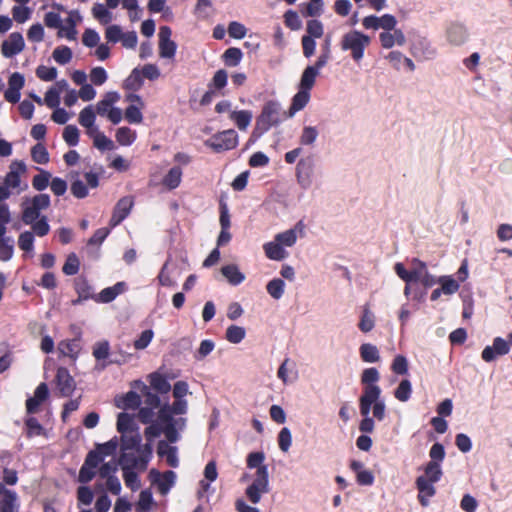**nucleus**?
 <instances>
[{"mask_svg":"<svg viewBox=\"0 0 512 512\" xmlns=\"http://www.w3.org/2000/svg\"><path fill=\"white\" fill-rule=\"evenodd\" d=\"M316 40L315 38L307 37L305 35L301 38L302 52L305 58H311L316 51Z\"/></svg>","mask_w":512,"mask_h":512,"instance_id":"obj_63","label":"nucleus"},{"mask_svg":"<svg viewBox=\"0 0 512 512\" xmlns=\"http://www.w3.org/2000/svg\"><path fill=\"white\" fill-rule=\"evenodd\" d=\"M360 357L366 363H376L380 360L378 348L370 343H364L359 348Z\"/></svg>","mask_w":512,"mask_h":512,"instance_id":"obj_37","label":"nucleus"},{"mask_svg":"<svg viewBox=\"0 0 512 512\" xmlns=\"http://www.w3.org/2000/svg\"><path fill=\"white\" fill-rule=\"evenodd\" d=\"M19 501L16 492L5 488L2 484L0 491V512H18Z\"/></svg>","mask_w":512,"mask_h":512,"instance_id":"obj_18","label":"nucleus"},{"mask_svg":"<svg viewBox=\"0 0 512 512\" xmlns=\"http://www.w3.org/2000/svg\"><path fill=\"white\" fill-rule=\"evenodd\" d=\"M468 36L466 27L460 23H452L446 30V39L453 46L464 44Z\"/></svg>","mask_w":512,"mask_h":512,"instance_id":"obj_19","label":"nucleus"},{"mask_svg":"<svg viewBox=\"0 0 512 512\" xmlns=\"http://www.w3.org/2000/svg\"><path fill=\"white\" fill-rule=\"evenodd\" d=\"M175 479L176 474L173 471H166L164 474L159 475L155 481L158 491L162 495L167 494L171 487L174 485Z\"/></svg>","mask_w":512,"mask_h":512,"instance_id":"obj_38","label":"nucleus"},{"mask_svg":"<svg viewBox=\"0 0 512 512\" xmlns=\"http://www.w3.org/2000/svg\"><path fill=\"white\" fill-rule=\"evenodd\" d=\"M318 137V130L312 126H305L299 138L301 145L312 146Z\"/></svg>","mask_w":512,"mask_h":512,"instance_id":"obj_55","label":"nucleus"},{"mask_svg":"<svg viewBox=\"0 0 512 512\" xmlns=\"http://www.w3.org/2000/svg\"><path fill=\"white\" fill-rule=\"evenodd\" d=\"M277 377L284 385L294 382L298 377L295 363L289 358L284 359L278 368Z\"/></svg>","mask_w":512,"mask_h":512,"instance_id":"obj_22","label":"nucleus"},{"mask_svg":"<svg viewBox=\"0 0 512 512\" xmlns=\"http://www.w3.org/2000/svg\"><path fill=\"white\" fill-rule=\"evenodd\" d=\"M269 491V472L267 467L256 470L252 483L246 488L245 494L248 499L257 504L263 494Z\"/></svg>","mask_w":512,"mask_h":512,"instance_id":"obj_6","label":"nucleus"},{"mask_svg":"<svg viewBox=\"0 0 512 512\" xmlns=\"http://www.w3.org/2000/svg\"><path fill=\"white\" fill-rule=\"evenodd\" d=\"M246 336V330L237 325H230L226 330V340L232 344L240 343Z\"/></svg>","mask_w":512,"mask_h":512,"instance_id":"obj_47","label":"nucleus"},{"mask_svg":"<svg viewBox=\"0 0 512 512\" xmlns=\"http://www.w3.org/2000/svg\"><path fill=\"white\" fill-rule=\"evenodd\" d=\"M263 250L268 259L274 261H281L288 256L287 251L281 247L277 240L267 242L263 245Z\"/></svg>","mask_w":512,"mask_h":512,"instance_id":"obj_28","label":"nucleus"},{"mask_svg":"<svg viewBox=\"0 0 512 512\" xmlns=\"http://www.w3.org/2000/svg\"><path fill=\"white\" fill-rule=\"evenodd\" d=\"M133 205L134 200L131 196L121 198L114 208L112 217L110 219V225L115 227L120 224L128 216Z\"/></svg>","mask_w":512,"mask_h":512,"instance_id":"obj_16","label":"nucleus"},{"mask_svg":"<svg viewBox=\"0 0 512 512\" xmlns=\"http://www.w3.org/2000/svg\"><path fill=\"white\" fill-rule=\"evenodd\" d=\"M238 144V135L233 129L222 131L213 135L205 142V145L214 152H222L234 149Z\"/></svg>","mask_w":512,"mask_h":512,"instance_id":"obj_7","label":"nucleus"},{"mask_svg":"<svg viewBox=\"0 0 512 512\" xmlns=\"http://www.w3.org/2000/svg\"><path fill=\"white\" fill-rule=\"evenodd\" d=\"M25 172L26 166L22 161H13L9 166V172L5 175L4 184L11 191L16 189L17 193H20L27 188L26 184L21 187V176L25 174Z\"/></svg>","mask_w":512,"mask_h":512,"instance_id":"obj_10","label":"nucleus"},{"mask_svg":"<svg viewBox=\"0 0 512 512\" xmlns=\"http://www.w3.org/2000/svg\"><path fill=\"white\" fill-rule=\"evenodd\" d=\"M281 121V107L276 101H268L264 104L260 115L256 119L255 128L251 134L250 142L256 141L263 133Z\"/></svg>","mask_w":512,"mask_h":512,"instance_id":"obj_2","label":"nucleus"},{"mask_svg":"<svg viewBox=\"0 0 512 512\" xmlns=\"http://www.w3.org/2000/svg\"><path fill=\"white\" fill-rule=\"evenodd\" d=\"M188 411L186 399H174L172 404H165L159 409V421L164 424V434L171 443L179 439L178 431L186 426V419L183 417L174 418L175 415H183Z\"/></svg>","mask_w":512,"mask_h":512,"instance_id":"obj_1","label":"nucleus"},{"mask_svg":"<svg viewBox=\"0 0 512 512\" xmlns=\"http://www.w3.org/2000/svg\"><path fill=\"white\" fill-rule=\"evenodd\" d=\"M433 484L434 482L428 481L427 478L417 477L416 479V487L419 492L418 500L424 507L429 505V499L436 493V489Z\"/></svg>","mask_w":512,"mask_h":512,"instance_id":"obj_21","label":"nucleus"},{"mask_svg":"<svg viewBox=\"0 0 512 512\" xmlns=\"http://www.w3.org/2000/svg\"><path fill=\"white\" fill-rule=\"evenodd\" d=\"M118 448V442L112 439L106 443L98 444L96 449L89 453H96L99 457V464L108 456H113Z\"/></svg>","mask_w":512,"mask_h":512,"instance_id":"obj_36","label":"nucleus"},{"mask_svg":"<svg viewBox=\"0 0 512 512\" xmlns=\"http://www.w3.org/2000/svg\"><path fill=\"white\" fill-rule=\"evenodd\" d=\"M134 426H135L134 420L129 414L120 413L118 415L117 430L120 433L125 434V433L134 432L135 431Z\"/></svg>","mask_w":512,"mask_h":512,"instance_id":"obj_49","label":"nucleus"},{"mask_svg":"<svg viewBox=\"0 0 512 512\" xmlns=\"http://www.w3.org/2000/svg\"><path fill=\"white\" fill-rule=\"evenodd\" d=\"M79 124L86 128L87 134H94L98 128L94 125L96 121V112L92 105H89L82 109L78 117Z\"/></svg>","mask_w":512,"mask_h":512,"instance_id":"obj_24","label":"nucleus"},{"mask_svg":"<svg viewBox=\"0 0 512 512\" xmlns=\"http://www.w3.org/2000/svg\"><path fill=\"white\" fill-rule=\"evenodd\" d=\"M411 392V382L407 379H404L399 383L398 387L395 389L394 396L397 400L401 402H406L409 400Z\"/></svg>","mask_w":512,"mask_h":512,"instance_id":"obj_52","label":"nucleus"},{"mask_svg":"<svg viewBox=\"0 0 512 512\" xmlns=\"http://www.w3.org/2000/svg\"><path fill=\"white\" fill-rule=\"evenodd\" d=\"M379 41L384 49H391L394 46H403L406 43V37L400 29L383 31L379 34Z\"/></svg>","mask_w":512,"mask_h":512,"instance_id":"obj_17","label":"nucleus"},{"mask_svg":"<svg viewBox=\"0 0 512 512\" xmlns=\"http://www.w3.org/2000/svg\"><path fill=\"white\" fill-rule=\"evenodd\" d=\"M109 9L110 8L106 6V3H96L93 5L91 12L93 17L101 24H108L113 19V14L110 12Z\"/></svg>","mask_w":512,"mask_h":512,"instance_id":"obj_39","label":"nucleus"},{"mask_svg":"<svg viewBox=\"0 0 512 512\" xmlns=\"http://www.w3.org/2000/svg\"><path fill=\"white\" fill-rule=\"evenodd\" d=\"M126 284L124 282H118L112 287L103 289L97 296V301L102 303H109L113 301L119 294L124 292Z\"/></svg>","mask_w":512,"mask_h":512,"instance_id":"obj_32","label":"nucleus"},{"mask_svg":"<svg viewBox=\"0 0 512 512\" xmlns=\"http://www.w3.org/2000/svg\"><path fill=\"white\" fill-rule=\"evenodd\" d=\"M31 225L32 233L36 234L39 237H43L47 235L50 231V226L48 224V219L46 216H42L34 221Z\"/></svg>","mask_w":512,"mask_h":512,"instance_id":"obj_60","label":"nucleus"},{"mask_svg":"<svg viewBox=\"0 0 512 512\" xmlns=\"http://www.w3.org/2000/svg\"><path fill=\"white\" fill-rule=\"evenodd\" d=\"M140 442L141 436L137 431L122 434L121 451L136 450L137 452H140V450H142L139 447Z\"/></svg>","mask_w":512,"mask_h":512,"instance_id":"obj_34","label":"nucleus"},{"mask_svg":"<svg viewBox=\"0 0 512 512\" xmlns=\"http://www.w3.org/2000/svg\"><path fill=\"white\" fill-rule=\"evenodd\" d=\"M144 107L135 106V104H130L125 110V118L131 124H139L143 121V115L141 110Z\"/></svg>","mask_w":512,"mask_h":512,"instance_id":"obj_57","label":"nucleus"},{"mask_svg":"<svg viewBox=\"0 0 512 512\" xmlns=\"http://www.w3.org/2000/svg\"><path fill=\"white\" fill-rule=\"evenodd\" d=\"M381 388L379 386L364 387L363 394L359 399L361 415L370 414L372 404L381 400Z\"/></svg>","mask_w":512,"mask_h":512,"instance_id":"obj_13","label":"nucleus"},{"mask_svg":"<svg viewBox=\"0 0 512 512\" xmlns=\"http://www.w3.org/2000/svg\"><path fill=\"white\" fill-rule=\"evenodd\" d=\"M172 30L168 26H162L158 33L159 57L164 59H174L177 45L171 39Z\"/></svg>","mask_w":512,"mask_h":512,"instance_id":"obj_9","label":"nucleus"},{"mask_svg":"<svg viewBox=\"0 0 512 512\" xmlns=\"http://www.w3.org/2000/svg\"><path fill=\"white\" fill-rule=\"evenodd\" d=\"M99 465V457L96 453H88L83 466L79 471V481L87 483L95 476V468Z\"/></svg>","mask_w":512,"mask_h":512,"instance_id":"obj_20","label":"nucleus"},{"mask_svg":"<svg viewBox=\"0 0 512 512\" xmlns=\"http://www.w3.org/2000/svg\"><path fill=\"white\" fill-rule=\"evenodd\" d=\"M278 444L281 451L285 453L289 451L292 444V435L291 431L287 427L282 428L279 432Z\"/></svg>","mask_w":512,"mask_h":512,"instance_id":"obj_64","label":"nucleus"},{"mask_svg":"<svg viewBox=\"0 0 512 512\" xmlns=\"http://www.w3.org/2000/svg\"><path fill=\"white\" fill-rule=\"evenodd\" d=\"M319 73L309 65L303 70L298 88L310 92L316 82Z\"/></svg>","mask_w":512,"mask_h":512,"instance_id":"obj_35","label":"nucleus"},{"mask_svg":"<svg viewBox=\"0 0 512 512\" xmlns=\"http://www.w3.org/2000/svg\"><path fill=\"white\" fill-rule=\"evenodd\" d=\"M152 454L150 444H146L140 452L136 450L121 451L118 464L122 470L138 469L145 470Z\"/></svg>","mask_w":512,"mask_h":512,"instance_id":"obj_5","label":"nucleus"},{"mask_svg":"<svg viewBox=\"0 0 512 512\" xmlns=\"http://www.w3.org/2000/svg\"><path fill=\"white\" fill-rule=\"evenodd\" d=\"M52 56L57 63L65 65L71 61L72 51L67 46H60L54 49Z\"/></svg>","mask_w":512,"mask_h":512,"instance_id":"obj_59","label":"nucleus"},{"mask_svg":"<svg viewBox=\"0 0 512 512\" xmlns=\"http://www.w3.org/2000/svg\"><path fill=\"white\" fill-rule=\"evenodd\" d=\"M93 138L94 146L100 150H111L114 147L112 140L99 130H96L94 134H89Z\"/></svg>","mask_w":512,"mask_h":512,"instance_id":"obj_54","label":"nucleus"},{"mask_svg":"<svg viewBox=\"0 0 512 512\" xmlns=\"http://www.w3.org/2000/svg\"><path fill=\"white\" fill-rule=\"evenodd\" d=\"M379 379L380 373L374 367L366 368L361 373V383L364 385V387L378 386L377 382Z\"/></svg>","mask_w":512,"mask_h":512,"instance_id":"obj_50","label":"nucleus"},{"mask_svg":"<svg viewBox=\"0 0 512 512\" xmlns=\"http://www.w3.org/2000/svg\"><path fill=\"white\" fill-rule=\"evenodd\" d=\"M48 397V387L41 383L35 390L34 396L26 401L28 413H36L41 403Z\"/></svg>","mask_w":512,"mask_h":512,"instance_id":"obj_25","label":"nucleus"},{"mask_svg":"<svg viewBox=\"0 0 512 512\" xmlns=\"http://www.w3.org/2000/svg\"><path fill=\"white\" fill-rule=\"evenodd\" d=\"M222 57L227 66L235 67L240 63L243 53L239 48L231 47L224 52Z\"/></svg>","mask_w":512,"mask_h":512,"instance_id":"obj_51","label":"nucleus"},{"mask_svg":"<svg viewBox=\"0 0 512 512\" xmlns=\"http://www.w3.org/2000/svg\"><path fill=\"white\" fill-rule=\"evenodd\" d=\"M63 139L69 146H76L79 142V130L74 125H67L63 131Z\"/></svg>","mask_w":512,"mask_h":512,"instance_id":"obj_62","label":"nucleus"},{"mask_svg":"<svg viewBox=\"0 0 512 512\" xmlns=\"http://www.w3.org/2000/svg\"><path fill=\"white\" fill-rule=\"evenodd\" d=\"M305 36L320 39L324 35V25L321 21L313 19L306 24Z\"/></svg>","mask_w":512,"mask_h":512,"instance_id":"obj_46","label":"nucleus"},{"mask_svg":"<svg viewBox=\"0 0 512 512\" xmlns=\"http://www.w3.org/2000/svg\"><path fill=\"white\" fill-rule=\"evenodd\" d=\"M14 251V241L12 238H0V259L8 261L12 258Z\"/></svg>","mask_w":512,"mask_h":512,"instance_id":"obj_58","label":"nucleus"},{"mask_svg":"<svg viewBox=\"0 0 512 512\" xmlns=\"http://www.w3.org/2000/svg\"><path fill=\"white\" fill-rule=\"evenodd\" d=\"M32 159L39 164H46L49 161L47 149L42 144H36L31 150Z\"/></svg>","mask_w":512,"mask_h":512,"instance_id":"obj_61","label":"nucleus"},{"mask_svg":"<svg viewBox=\"0 0 512 512\" xmlns=\"http://www.w3.org/2000/svg\"><path fill=\"white\" fill-rule=\"evenodd\" d=\"M58 351L63 355L75 359L79 352V346L75 341H61Z\"/></svg>","mask_w":512,"mask_h":512,"instance_id":"obj_56","label":"nucleus"},{"mask_svg":"<svg viewBox=\"0 0 512 512\" xmlns=\"http://www.w3.org/2000/svg\"><path fill=\"white\" fill-rule=\"evenodd\" d=\"M221 274L231 285H239L245 280V275L234 264L225 265L221 268Z\"/></svg>","mask_w":512,"mask_h":512,"instance_id":"obj_33","label":"nucleus"},{"mask_svg":"<svg viewBox=\"0 0 512 512\" xmlns=\"http://www.w3.org/2000/svg\"><path fill=\"white\" fill-rule=\"evenodd\" d=\"M286 284L280 278H274L266 285L267 293L275 300L282 298L285 292Z\"/></svg>","mask_w":512,"mask_h":512,"instance_id":"obj_40","label":"nucleus"},{"mask_svg":"<svg viewBox=\"0 0 512 512\" xmlns=\"http://www.w3.org/2000/svg\"><path fill=\"white\" fill-rule=\"evenodd\" d=\"M440 289L445 295L455 294L459 290V283L452 276H441L438 278Z\"/></svg>","mask_w":512,"mask_h":512,"instance_id":"obj_43","label":"nucleus"},{"mask_svg":"<svg viewBox=\"0 0 512 512\" xmlns=\"http://www.w3.org/2000/svg\"><path fill=\"white\" fill-rule=\"evenodd\" d=\"M151 387L159 393H168L171 389V385L168 380L159 373H153L150 375Z\"/></svg>","mask_w":512,"mask_h":512,"instance_id":"obj_42","label":"nucleus"},{"mask_svg":"<svg viewBox=\"0 0 512 512\" xmlns=\"http://www.w3.org/2000/svg\"><path fill=\"white\" fill-rule=\"evenodd\" d=\"M229 118L239 130L246 131L252 121L253 114L249 110H233L230 112Z\"/></svg>","mask_w":512,"mask_h":512,"instance_id":"obj_31","label":"nucleus"},{"mask_svg":"<svg viewBox=\"0 0 512 512\" xmlns=\"http://www.w3.org/2000/svg\"><path fill=\"white\" fill-rule=\"evenodd\" d=\"M157 453L161 458H164L167 464L171 467H177L179 464L177 456V448L170 446L165 441H160L157 447Z\"/></svg>","mask_w":512,"mask_h":512,"instance_id":"obj_26","label":"nucleus"},{"mask_svg":"<svg viewBox=\"0 0 512 512\" xmlns=\"http://www.w3.org/2000/svg\"><path fill=\"white\" fill-rule=\"evenodd\" d=\"M442 476L441 466L438 462L430 461L425 467V474L423 478H427L428 481L438 482Z\"/></svg>","mask_w":512,"mask_h":512,"instance_id":"obj_53","label":"nucleus"},{"mask_svg":"<svg viewBox=\"0 0 512 512\" xmlns=\"http://www.w3.org/2000/svg\"><path fill=\"white\" fill-rule=\"evenodd\" d=\"M120 95L117 92H108L104 95L103 99L97 102L95 106L96 114L100 116H107L109 110L113 108V105L118 102Z\"/></svg>","mask_w":512,"mask_h":512,"instance_id":"obj_29","label":"nucleus"},{"mask_svg":"<svg viewBox=\"0 0 512 512\" xmlns=\"http://www.w3.org/2000/svg\"><path fill=\"white\" fill-rule=\"evenodd\" d=\"M52 175L46 170H40V173L35 175L32 179V186L37 191L45 190L51 182Z\"/></svg>","mask_w":512,"mask_h":512,"instance_id":"obj_48","label":"nucleus"},{"mask_svg":"<svg viewBox=\"0 0 512 512\" xmlns=\"http://www.w3.org/2000/svg\"><path fill=\"white\" fill-rule=\"evenodd\" d=\"M298 92L293 96L287 117L292 118L297 112L301 111L310 100V92L298 88Z\"/></svg>","mask_w":512,"mask_h":512,"instance_id":"obj_27","label":"nucleus"},{"mask_svg":"<svg viewBox=\"0 0 512 512\" xmlns=\"http://www.w3.org/2000/svg\"><path fill=\"white\" fill-rule=\"evenodd\" d=\"M315 169V160L312 155L299 160L296 165L295 176L297 183L303 188L308 189L313 182Z\"/></svg>","mask_w":512,"mask_h":512,"instance_id":"obj_8","label":"nucleus"},{"mask_svg":"<svg viewBox=\"0 0 512 512\" xmlns=\"http://www.w3.org/2000/svg\"><path fill=\"white\" fill-rule=\"evenodd\" d=\"M331 59V36H326L323 44L321 45V53L317 57V60L313 65H309L314 68L318 73L325 67Z\"/></svg>","mask_w":512,"mask_h":512,"instance_id":"obj_30","label":"nucleus"},{"mask_svg":"<svg viewBox=\"0 0 512 512\" xmlns=\"http://www.w3.org/2000/svg\"><path fill=\"white\" fill-rule=\"evenodd\" d=\"M182 177V170L180 167H173L169 170L163 179V184L169 189H175L179 186Z\"/></svg>","mask_w":512,"mask_h":512,"instance_id":"obj_45","label":"nucleus"},{"mask_svg":"<svg viewBox=\"0 0 512 512\" xmlns=\"http://www.w3.org/2000/svg\"><path fill=\"white\" fill-rule=\"evenodd\" d=\"M56 381L62 395L68 396L73 392L75 382L66 368H58Z\"/></svg>","mask_w":512,"mask_h":512,"instance_id":"obj_23","label":"nucleus"},{"mask_svg":"<svg viewBox=\"0 0 512 512\" xmlns=\"http://www.w3.org/2000/svg\"><path fill=\"white\" fill-rule=\"evenodd\" d=\"M375 326V315L368 306L363 308V312L358 324L359 329L364 332H370Z\"/></svg>","mask_w":512,"mask_h":512,"instance_id":"obj_41","label":"nucleus"},{"mask_svg":"<svg viewBox=\"0 0 512 512\" xmlns=\"http://www.w3.org/2000/svg\"><path fill=\"white\" fill-rule=\"evenodd\" d=\"M25 48V41L21 33L13 32L1 44V53L5 58H11L21 53Z\"/></svg>","mask_w":512,"mask_h":512,"instance_id":"obj_12","label":"nucleus"},{"mask_svg":"<svg viewBox=\"0 0 512 512\" xmlns=\"http://www.w3.org/2000/svg\"><path fill=\"white\" fill-rule=\"evenodd\" d=\"M25 83L24 76L18 72L13 73L8 80V88L4 93L5 100L17 103L20 100V90Z\"/></svg>","mask_w":512,"mask_h":512,"instance_id":"obj_14","label":"nucleus"},{"mask_svg":"<svg viewBox=\"0 0 512 512\" xmlns=\"http://www.w3.org/2000/svg\"><path fill=\"white\" fill-rule=\"evenodd\" d=\"M51 200L48 194L40 193L32 197H24L21 202L22 221L25 224H32L41 218V212L50 206Z\"/></svg>","mask_w":512,"mask_h":512,"instance_id":"obj_4","label":"nucleus"},{"mask_svg":"<svg viewBox=\"0 0 512 512\" xmlns=\"http://www.w3.org/2000/svg\"><path fill=\"white\" fill-rule=\"evenodd\" d=\"M510 351L509 341L496 337L492 345H488L482 351L481 357L485 362H492L497 358L508 354Z\"/></svg>","mask_w":512,"mask_h":512,"instance_id":"obj_11","label":"nucleus"},{"mask_svg":"<svg viewBox=\"0 0 512 512\" xmlns=\"http://www.w3.org/2000/svg\"><path fill=\"white\" fill-rule=\"evenodd\" d=\"M370 43L371 38L368 35L358 30H350L341 36L339 45L342 51L349 52L354 62L359 63Z\"/></svg>","mask_w":512,"mask_h":512,"instance_id":"obj_3","label":"nucleus"},{"mask_svg":"<svg viewBox=\"0 0 512 512\" xmlns=\"http://www.w3.org/2000/svg\"><path fill=\"white\" fill-rule=\"evenodd\" d=\"M136 139V132L129 127H120L116 131V140L122 146L131 145Z\"/></svg>","mask_w":512,"mask_h":512,"instance_id":"obj_44","label":"nucleus"},{"mask_svg":"<svg viewBox=\"0 0 512 512\" xmlns=\"http://www.w3.org/2000/svg\"><path fill=\"white\" fill-rule=\"evenodd\" d=\"M304 230L305 225L303 221H298L293 228L276 234L275 240H277L284 249L285 247H292L296 243L298 236H303Z\"/></svg>","mask_w":512,"mask_h":512,"instance_id":"obj_15","label":"nucleus"}]
</instances>
